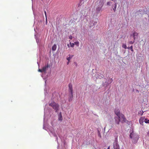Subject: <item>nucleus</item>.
I'll use <instances>...</instances> for the list:
<instances>
[{
	"mask_svg": "<svg viewBox=\"0 0 149 149\" xmlns=\"http://www.w3.org/2000/svg\"><path fill=\"white\" fill-rule=\"evenodd\" d=\"M69 102L71 101L73 98L72 95V86L71 84H69Z\"/></svg>",
	"mask_w": 149,
	"mask_h": 149,
	"instance_id": "obj_3",
	"label": "nucleus"
},
{
	"mask_svg": "<svg viewBox=\"0 0 149 149\" xmlns=\"http://www.w3.org/2000/svg\"><path fill=\"white\" fill-rule=\"evenodd\" d=\"M143 112L142 111H140L138 112V114L142 115L143 114Z\"/></svg>",
	"mask_w": 149,
	"mask_h": 149,
	"instance_id": "obj_17",
	"label": "nucleus"
},
{
	"mask_svg": "<svg viewBox=\"0 0 149 149\" xmlns=\"http://www.w3.org/2000/svg\"><path fill=\"white\" fill-rule=\"evenodd\" d=\"M56 44H54L52 47V49L53 51H54L56 50Z\"/></svg>",
	"mask_w": 149,
	"mask_h": 149,
	"instance_id": "obj_15",
	"label": "nucleus"
},
{
	"mask_svg": "<svg viewBox=\"0 0 149 149\" xmlns=\"http://www.w3.org/2000/svg\"><path fill=\"white\" fill-rule=\"evenodd\" d=\"M130 137L132 139V142L133 143H137L139 139V137L137 134L132 131L130 134Z\"/></svg>",
	"mask_w": 149,
	"mask_h": 149,
	"instance_id": "obj_2",
	"label": "nucleus"
},
{
	"mask_svg": "<svg viewBox=\"0 0 149 149\" xmlns=\"http://www.w3.org/2000/svg\"><path fill=\"white\" fill-rule=\"evenodd\" d=\"M50 106L52 107L53 109L55 110L56 112H57L58 110L59 106L54 102L50 103L49 104Z\"/></svg>",
	"mask_w": 149,
	"mask_h": 149,
	"instance_id": "obj_4",
	"label": "nucleus"
},
{
	"mask_svg": "<svg viewBox=\"0 0 149 149\" xmlns=\"http://www.w3.org/2000/svg\"><path fill=\"white\" fill-rule=\"evenodd\" d=\"M69 63V61H68L67 62V65H68V64Z\"/></svg>",
	"mask_w": 149,
	"mask_h": 149,
	"instance_id": "obj_31",
	"label": "nucleus"
},
{
	"mask_svg": "<svg viewBox=\"0 0 149 149\" xmlns=\"http://www.w3.org/2000/svg\"><path fill=\"white\" fill-rule=\"evenodd\" d=\"M69 57H68V56H67L66 58V59L67 60H68V61H69L72 58V57L74 55L69 54L68 55Z\"/></svg>",
	"mask_w": 149,
	"mask_h": 149,
	"instance_id": "obj_13",
	"label": "nucleus"
},
{
	"mask_svg": "<svg viewBox=\"0 0 149 149\" xmlns=\"http://www.w3.org/2000/svg\"><path fill=\"white\" fill-rule=\"evenodd\" d=\"M37 63H38V65H39V64H38V62H37Z\"/></svg>",
	"mask_w": 149,
	"mask_h": 149,
	"instance_id": "obj_35",
	"label": "nucleus"
},
{
	"mask_svg": "<svg viewBox=\"0 0 149 149\" xmlns=\"http://www.w3.org/2000/svg\"><path fill=\"white\" fill-rule=\"evenodd\" d=\"M102 7L97 6V7L96 8V11L97 13H98L100 12L102 9Z\"/></svg>",
	"mask_w": 149,
	"mask_h": 149,
	"instance_id": "obj_12",
	"label": "nucleus"
},
{
	"mask_svg": "<svg viewBox=\"0 0 149 149\" xmlns=\"http://www.w3.org/2000/svg\"><path fill=\"white\" fill-rule=\"evenodd\" d=\"M113 81V79L111 78L109 80V83H111Z\"/></svg>",
	"mask_w": 149,
	"mask_h": 149,
	"instance_id": "obj_26",
	"label": "nucleus"
},
{
	"mask_svg": "<svg viewBox=\"0 0 149 149\" xmlns=\"http://www.w3.org/2000/svg\"><path fill=\"white\" fill-rule=\"evenodd\" d=\"M139 123L140 124H141L142 125H143V123L144 122L140 118L139 119Z\"/></svg>",
	"mask_w": 149,
	"mask_h": 149,
	"instance_id": "obj_20",
	"label": "nucleus"
},
{
	"mask_svg": "<svg viewBox=\"0 0 149 149\" xmlns=\"http://www.w3.org/2000/svg\"><path fill=\"white\" fill-rule=\"evenodd\" d=\"M147 134L148 135H149V131L148 132Z\"/></svg>",
	"mask_w": 149,
	"mask_h": 149,
	"instance_id": "obj_32",
	"label": "nucleus"
},
{
	"mask_svg": "<svg viewBox=\"0 0 149 149\" xmlns=\"http://www.w3.org/2000/svg\"><path fill=\"white\" fill-rule=\"evenodd\" d=\"M49 67L50 65H49L47 64L45 66H43L42 69H39L38 71L39 72L44 73V74H45L46 72V71H47L48 68H49Z\"/></svg>",
	"mask_w": 149,
	"mask_h": 149,
	"instance_id": "obj_6",
	"label": "nucleus"
},
{
	"mask_svg": "<svg viewBox=\"0 0 149 149\" xmlns=\"http://www.w3.org/2000/svg\"><path fill=\"white\" fill-rule=\"evenodd\" d=\"M96 78L101 79L104 77V76L102 74L100 73H97L95 75Z\"/></svg>",
	"mask_w": 149,
	"mask_h": 149,
	"instance_id": "obj_7",
	"label": "nucleus"
},
{
	"mask_svg": "<svg viewBox=\"0 0 149 149\" xmlns=\"http://www.w3.org/2000/svg\"><path fill=\"white\" fill-rule=\"evenodd\" d=\"M144 122L146 123H149V119L148 120V119L146 118Z\"/></svg>",
	"mask_w": 149,
	"mask_h": 149,
	"instance_id": "obj_19",
	"label": "nucleus"
},
{
	"mask_svg": "<svg viewBox=\"0 0 149 149\" xmlns=\"http://www.w3.org/2000/svg\"><path fill=\"white\" fill-rule=\"evenodd\" d=\"M45 16L46 17V18H47L46 13V12L45 11Z\"/></svg>",
	"mask_w": 149,
	"mask_h": 149,
	"instance_id": "obj_30",
	"label": "nucleus"
},
{
	"mask_svg": "<svg viewBox=\"0 0 149 149\" xmlns=\"http://www.w3.org/2000/svg\"><path fill=\"white\" fill-rule=\"evenodd\" d=\"M44 124H43V128L46 130H47L49 133V135L51 136H54L55 137L56 140L58 143L57 139L58 138L56 135L53 129L51 127H50L48 125H46L45 123V121L46 120V115H47V109H46V107L44 109Z\"/></svg>",
	"mask_w": 149,
	"mask_h": 149,
	"instance_id": "obj_1",
	"label": "nucleus"
},
{
	"mask_svg": "<svg viewBox=\"0 0 149 149\" xmlns=\"http://www.w3.org/2000/svg\"><path fill=\"white\" fill-rule=\"evenodd\" d=\"M36 42L38 44V42L39 41V39H36Z\"/></svg>",
	"mask_w": 149,
	"mask_h": 149,
	"instance_id": "obj_29",
	"label": "nucleus"
},
{
	"mask_svg": "<svg viewBox=\"0 0 149 149\" xmlns=\"http://www.w3.org/2000/svg\"><path fill=\"white\" fill-rule=\"evenodd\" d=\"M97 22L93 20H91L90 22V27L93 26L96 24Z\"/></svg>",
	"mask_w": 149,
	"mask_h": 149,
	"instance_id": "obj_11",
	"label": "nucleus"
},
{
	"mask_svg": "<svg viewBox=\"0 0 149 149\" xmlns=\"http://www.w3.org/2000/svg\"><path fill=\"white\" fill-rule=\"evenodd\" d=\"M112 4V2L110 1L107 2V6H110Z\"/></svg>",
	"mask_w": 149,
	"mask_h": 149,
	"instance_id": "obj_16",
	"label": "nucleus"
},
{
	"mask_svg": "<svg viewBox=\"0 0 149 149\" xmlns=\"http://www.w3.org/2000/svg\"><path fill=\"white\" fill-rule=\"evenodd\" d=\"M69 38L70 39V40H72V37L71 36H70L69 37Z\"/></svg>",
	"mask_w": 149,
	"mask_h": 149,
	"instance_id": "obj_27",
	"label": "nucleus"
},
{
	"mask_svg": "<svg viewBox=\"0 0 149 149\" xmlns=\"http://www.w3.org/2000/svg\"><path fill=\"white\" fill-rule=\"evenodd\" d=\"M122 47L125 49L127 48L125 44H123L122 45Z\"/></svg>",
	"mask_w": 149,
	"mask_h": 149,
	"instance_id": "obj_21",
	"label": "nucleus"
},
{
	"mask_svg": "<svg viewBox=\"0 0 149 149\" xmlns=\"http://www.w3.org/2000/svg\"><path fill=\"white\" fill-rule=\"evenodd\" d=\"M74 45H77L78 46H79V42L78 41H76L74 42Z\"/></svg>",
	"mask_w": 149,
	"mask_h": 149,
	"instance_id": "obj_23",
	"label": "nucleus"
},
{
	"mask_svg": "<svg viewBox=\"0 0 149 149\" xmlns=\"http://www.w3.org/2000/svg\"><path fill=\"white\" fill-rule=\"evenodd\" d=\"M35 38L36 39V36H35Z\"/></svg>",
	"mask_w": 149,
	"mask_h": 149,
	"instance_id": "obj_34",
	"label": "nucleus"
},
{
	"mask_svg": "<svg viewBox=\"0 0 149 149\" xmlns=\"http://www.w3.org/2000/svg\"><path fill=\"white\" fill-rule=\"evenodd\" d=\"M127 49H131V51L132 52H133V47H132V46H131L130 47H127Z\"/></svg>",
	"mask_w": 149,
	"mask_h": 149,
	"instance_id": "obj_18",
	"label": "nucleus"
},
{
	"mask_svg": "<svg viewBox=\"0 0 149 149\" xmlns=\"http://www.w3.org/2000/svg\"><path fill=\"white\" fill-rule=\"evenodd\" d=\"M120 118H121L118 116L115 117L114 119L115 120V122L117 124H119L120 121Z\"/></svg>",
	"mask_w": 149,
	"mask_h": 149,
	"instance_id": "obj_9",
	"label": "nucleus"
},
{
	"mask_svg": "<svg viewBox=\"0 0 149 149\" xmlns=\"http://www.w3.org/2000/svg\"><path fill=\"white\" fill-rule=\"evenodd\" d=\"M107 149H109V148H107Z\"/></svg>",
	"mask_w": 149,
	"mask_h": 149,
	"instance_id": "obj_33",
	"label": "nucleus"
},
{
	"mask_svg": "<svg viewBox=\"0 0 149 149\" xmlns=\"http://www.w3.org/2000/svg\"><path fill=\"white\" fill-rule=\"evenodd\" d=\"M132 36L133 37L134 40H135L136 39L138 38V33H137L134 32L133 33L132 35H131V36Z\"/></svg>",
	"mask_w": 149,
	"mask_h": 149,
	"instance_id": "obj_8",
	"label": "nucleus"
},
{
	"mask_svg": "<svg viewBox=\"0 0 149 149\" xmlns=\"http://www.w3.org/2000/svg\"><path fill=\"white\" fill-rule=\"evenodd\" d=\"M33 0H32V1H33Z\"/></svg>",
	"mask_w": 149,
	"mask_h": 149,
	"instance_id": "obj_36",
	"label": "nucleus"
},
{
	"mask_svg": "<svg viewBox=\"0 0 149 149\" xmlns=\"http://www.w3.org/2000/svg\"><path fill=\"white\" fill-rule=\"evenodd\" d=\"M116 7L117 4L115 3L113 5H112V8L111 9V10H113L114 12H115L116 10Z\"/></svg>",
	"mask_w": 149,
	"mask_h": 149,
	"instance_id": "obj_10",
	"label": "nucleus"
},
{
	"mask_svg": "<svg viewBox=\"0 0 149 149\" xmlns=\"http://www.w3.org/2000/svg\"><path fill=\"white\" fill-rule=\"evenodd\" d=\"M41 76L42 77V78L44 79V80H45V83L46 84V80L45 79H44L43 77V74H42L41 75Z\"/></svg>",
	"mask_w": 149,
	"mask_h": 149,
	"instance_id": "obj_28",
	"label": "nucleus"
},
{
	"mask_svg": "<svg viewBox=\"0 0 149 149\" xmlns=\"http://www.w3.org/2000/svg\"><path fill=\"white\" fill-rule=\"evenodd\" d=\"M134 41H130L129 42V43L130 44H133L134 43Z\"/></svg>",
	"mask_w": 149,
	"mask_h": 149,
	"instance_id": "obj_24",
	"label": "nucleus"
},
{
	"mask_svg": "<svg viewBox=\"0 0 149 149\" xmlns=\"http://www.w3.org/2000/svg\"><path fill=\"white\" fill-rule=\"evenodd\" d=\"M70 46L72 47H73L74 46V44L70 42Z\"/></svg>",
	"mask_w": 149,
	"mask_h": 149,
	"instance_id": "obj_25",
	"label": "nucleus"
},
{
	"mask_svg": "<svg viewBox=\"0 0 149 149\" xmlns=\"http://www.w3.org/2000/svg\"><path fill=\"white\" fill-rule=\"evenodd\" d=\"M58 119L59 120L62 121V117L61 114V113L60 112L58 115Z\"/></svg>",
	"mask_w": 149,
	"mask_h": 149,
	"instance_id": "obj_14",
	"label": "nucleus"
},
{
	"mask_svg": "<svg viewBox=\"0 0 149 149\" xmlns=\"http://www.w3.org/2000/svg\"><path fill=\"white\" fill-rule=\"evenodd\" d=\"M115 112L117 116L122 118L123 120L125 122L126 120V118H125L124 115L122 113H120V111L118 109H116L115 111Z\"/></svg>",
	"mask_w": 149,
	"mask_h": 149,
	"instance_id": "obj_5",
	"label": "nucleus"
},
{
	"mask_svg": "<svg viewBox=\"0 0 149 149\" xmlns=\"http://www.w3.org/2000/svg\"><path fill=\"white\" fill-rule=\"evenodd\" d=\"M140 119H141L143 122L145 121V120L146 119L145 117H141L140 118Z\"/></svg>",
	"mask_w": 149,
	"mask_h": 149,
	"instance_id": "obj_22",
	"label": "nucleus"
}]
</instances>
